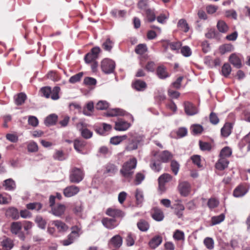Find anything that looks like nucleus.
Masks as SVG:
<instances>
[{
    "label": "nucleus",
    "mask_w": 250,
    "mask_h": 250,
    "mask_svg": "<svg viewBox=\"0 0 250 250\" xmlns=\"http://www.w3.org/2000/svg\"><path fill=\"white\" fill-rule=\"evenodd\" d=\"M136 165V159H130L123 165L122 168L120 170L121 174L125 178L130 177L133 174V170L135 168Z\"/></svg>",
    "instance_id": "obj_1"
},
{
    "label": "nucleus",
    "mask_w": 250,
    "mask_h": 250,
    "mask_svg": "<svg viewBox=\"0 0 250 250\" xmlns=\"http://www.w3.org/2000/svg\"><path fill=\"white\" fill-rule=\"evenodd\" d=\"M232 154V149L229 146H225L220 152V170L228 167L229 161L227 159Z\"/></svg>",
    "instance_id": "obj_2"
},
{
    "label": "nucleus",
    "mask_w": 250,
    "mask_h": 250,
    "mask_svg": "<svg viewBox=\"0 0 250 250\" xmlns=\"http://www.w3.org/2000/svg\"><path fill=\"white\" fill-rule=\"evenodd\" d=\"M250 188V185L247 183H242L238 185L233 192L235 197H241L247 194Z\"/></svg>",
    "instance_id": "obj_3"
},
{
    "label": "nucleus",
    "mask_w": 250,
    "mask_h": 250,
    "mask_svg": "<svg viewBox=\"0 0 250 250\" xmlns=\"http://www.w3.org/2000/svg\"><path fill=\"white\" fill-rule=\"evenodd\" d=\"M83 178L82 171L78 168H73L70 174L69 179L71 183H78L81 182Z\"/></svg>",
    "instance_id": "obj_4"
},
{
    "label": "nucleus",
    "mask_w": 250,
    "mask_h": 250,
    "mask_svg": "<svg viewBox=\"0 0 250 250\" xmlns=\"http://www.w3.org/2000/svg\"><path fill=\"white\" fill-rule=\"evenodd\" d=\"M115 62L108 59H104L101 63V68L105 73H112L115 68Z\"/></svg>",
    "instance_id": "obj_5"
},
{
    "label": "nucleus",
    "mask_w": 250,
    "mask_h": 250,
    "mask_svg": "<svg viewBox=\"0 0 250 250\" xmlns=\"http://www.w3.org/2000/svg\"><path fill=\"white\" fill-rule=\"evenodd\" d=\"M72 231L71 234L69 235L68 238L67 240H64L63 244L64 246H67L71 244L74 240L78 238L80 234L81 229L77 226L72 227Z\"/></svg>",
    "instance_id": "obj_6"
},
{
    "label": "nucleus",
    "mask_w": 250,
    "mask_h": 250,
    "mask_svg": "<svg viewBox=\"0 0 250 250\" xmlns=\"http://www.w3.org/2000/svg\"><path fill=\"white\" fill-rule=\"evenodd\" d=\"M141 138L139 136H132L129 139L128 143L126 145L125 149L126 151H130L137 149L138 145L141 141Z\"/></svg>",
    "instance_id": "obj_7"
},
{
    "label": "nucleus",
    "mask_w": 250,
    "mask_h": 250,
    "mask_svg": "<svg viewBox=\"0 0 250 250\" xmlns=\"http://www.w3.org/2000/svg\"><path fill=\"white\" fill-rule=\"evenodd\" d=\"M172 179V176L168 173H164L161 175L158 179L159 188L162 191L166 189L165 184L169 182Z\"/></svg>",
    "instance_id": "obj_8"
},
{
    "label": "nucleus",
    "mask_w": 250,
    "mask_h": 250,
    "mask_svg": "<svg viewBox=\"0 0 250 250\" xmlns=\"http://www.w3.org/2000/svg\"><path fill=\"white\" fill-rule=\"evenodd\" d=\"M66 208L64 205L57 204L51 208V213L56 216L60 217L64 214Z\"/></svg>",
    "instance_id": "obj_9"
},
{
    "label": "nucleus",
    "mask_w": 250,
    "mask_h": 250,
    "mask_svg": "<svg viewBox=\"0 0 250 250\" xmlns=\"http://www.w3.org/2000/svg\"><path fill=\"white\" fill-rule=\"evenodd\" d=\"M179 190L181 195L187 196L190 193L191 186L187 182H182L179 185Z\"/></svg>",
    "instance_id": "obj_10"
},
{
    "label": "nucleus",
    "mask_w": 250,
    "mask_h": 250,
    "mask_svg": "<svg viewBox=\"0 0 250 250\" xmlns=\"http://www.w3.org/2000/svg\"><path fill=\"white\" fill-rule=\"evenodd\" d=\"M172 208L174 209L175 213L178 218H181L183 216V211L185 209V207L182 204L181 200L179 199L175 200Z\"/></svg>",
    "instance_id": "obj_11"
},
{
    "label": "nucleus",
    "mask_w": 250,
    "mask_h": 250,
    "mask_svg": "<svg viewBox=\"0 0 250 250\" xmlns=\"http://www.w3.org/2000/svg\"><path fill=\"white\" fill-rule=\"evenodd\" d=\"M80 191L79 188L75 186L66 187L63 189V194L66 197H71L77 194Z\"/></svg>",
    "instance_id": "obj_12"
},
{
    "label": "nucleus",
    "mask_w": 250,
    "mask_h": 250,
    "mask_svg": "<svg viewBox=\"0 0 250 250\" xmlns=\"http://www.w3.org/2000/svg\"><path fill=\"white\" fill-rule=\"evenodd\" d=\"M233 128V124L229 122H227L225 124L221 129V134L222 137L227 138L231 133Z\"/></svg>",
    "instance_id": "obj_13"
},
{
    "label": "nucleus",
    "mask_w": 250,
    "mask_h": 250,
    "mask_svg": "<svg viewBox=\"0 0 250 250\" xmlns=\"http://www.w3.org/2000/svg\"><path fill=\"white\" fill-rule=\"evenodd\" d=\"M103 225L107 229H112L117 226L114 219L104 218L102 220Z\"/></svg>",
    "instance_id": "obj_14"
},
{
    "label": "nucleus",
    "mask_w": 250,
    "mask_h": 250,
    "mask_svg": "<svg viewBox=\"0 0 250 250\" xmlns=\"http://www.w3.org/2000/svg\"><path fill=\"white\" fill-rule=\"evenodd\" d=\"M229 61L235 67L239 68L242 66L240 56L236 53L230 55Z\"/></svg>",
    "instance_id": "obj_15"
},
{
    "label": "nucleus",
    "mask_w": 250,
    "mask_h": 250,
    "mask_svg": "<svg viewBox=\"0 0 250 250\" xmlns=\"http://www.w3.org/2000/svg\"><path fill=\"white\" fill-rule=\"evenodd\" d=\"M185 111L188 115H194L197 113V108L191 103L187 102L185 104Z\"/></svg>",
    "instance_id": "obj_16"
},
{
    "label": "nucleus",
    "mask_w": 250,
    "mask_h": 250,
    "mask_svg": "<svg viewBox=\"0 0 250 250\" xmlns=\"http://www.w3.org/2000/svg\"><path fill=\"white\" fill-rule=\"evenodd\" d=\"M130 126L128 122L119 120L115 123V129L119 131H125Z\"/></svg>",
    "instance_id": "obj_17"
},
{
    "label": "nucleus",
    "mask_w": 250,
    "mask_h": 250,
    "mask_svg": "<svg viewBox=\"0 0 250 250\" xmlns=\"http://www.w3.org/2000/svg\"><path fill=\"white\" fill-rule=\"evenodd\" d=\"M86 142L83 140L76 139L74 141V148L79 153L84 154L83 151Z\"/></svg>",
    "instance_id": "obj_18"
},
{
    "label": "nucleus",
    "mask_w": 250,
    "mask_h": 250,
    "mask_svg": "<svg viewBox=\"0 0 250 250\" xmlns=\"http://www.w3.org/2000/svg\"><path fill=\"white\" fill-rule=\"evenodd\" d=\"M5 215L8 217H11L13 219H17L19 217L18 210L13 207L9 208L5 212Z\"/></svg>",
    "instance_id": "obj_19"
},
{
    "label": "nucleus",
    "mask_w": 250,
    "mask_h": 250,
    "mask_svg": "<svg viewBox=\"0 0 250 250\" xmlns=\"http://www.w3.org/2000/svg\"><path fill=\"white\" fill-rule=\"evenodd\" d=\"M22 227V224L20 222H13L11 224L10 231L12 233L17 234L21 231Z\"/></svg>",
    "instance_id": "obj_20"
},
{
    "label": "nucleus",
    "mask_w": 250,
    "mask_h": 250,
    "mask_svg": "<svg viewBox=\"0 0 250 250\" xmlns=\"http://www.w3.org/2000/svg\"><path fill=\"white\" fill-rule=\"evenodd\" d=\"M52 224L56 227L60 232L65 231L68 229V227L64 223L60 220L53 221L52 222Z\"/></svg>",
    "instance_id": "obj_21"
},
{
    "label": "nucleus",
    "mask_w": 250,
    "mask_h": 250,
    "mask_svg": "<svg viewBox=\"0 0 250 250\" xmlns=\"http://www.w3.org/2000/svg\"><path fill=\"white\" fill-rule=\"evenodd\" d=\"M106 214L111 217H122L124 216V213L120 210L109 208L106 211Z\"/></svg>",
    "instance_id": "obj_22"
},
{
    "label": "nucleus",
    "mask_w": 250,
    "mask_h": 250,
    "mask_svg": "<svg viewBox=\"0 0 250 250\" xmlns=\"http://www.w3.org/2000/svg\"><path fill=\"white\" fill-rule=\"evenodd\" d=\"M110 242L114 247L119 248L122 245L123 239L119 235H116L111 238Z\"/></svg>",
    "instance_id": "obj_23"
},
{
    "label": "nucleus",
    "mask_w": 250,
    "mask_h": 250,
    "mask_svg": "<svg viewBox=\"0 0 250 250\" xmlns=\"http://www.w3.org/2000/svg\"><path fill=\"white\" fill-rule=\"evenodd\" d=\"M1 246L4 250H10L14 246L13 241L9 238H5L1 242Z\"/></svg>",
    "instance_id": "obj_24"
},
{
    "label": "nucleus",
    "mask_w": 250,
    "mask_h": 250,
    "mask_svg": "<svg viewBox=\"0 0 250 250\" xmlns=\"http://www.w3.org/2000/svg\"><path fill=\"white\" fill-rule=\"evenodd\" d=\"M133 87L138 91H143L146 87V83L141 80H136L132 83Z\"/></svg>",
    "instance_id": "obj_25"
},
{
    "label": "nucleus",
    "mask_w": 250,
    "mask_h": 250,
    "mask_svg": "<svg viewBox=\"0 0 250 250\" xmlns=\"http://www.w3.org/2000/svg\"><path fill=\"white\" fill-rule=\"evenodd\" d=\"M234 49L233 45L231 43H225L220 46V53L224 54L231 52Z\"/></svg>",
    "instance_id": "obj_26"
},
{
    "label": "nucleus",
    "mask_w": 250,
    "mask_h": 250,
    "mask_svg": "<svg viewBox=\"0 0 250 250\" xmlns=\"http://www.w3.org/2000/svg\"><path fill=\"white\" fill-rule=\"evenodd\" d=\"M162 242V238L160 236H156L149 242V245L152 249H155L159 246Z\"/></svg>",
    "instance_id": "obj_27"
},
{
    "label": "nucleus",
    "mask_w": 250,
    "mask_h": 250,
    "mask_svg": "<svg viewBox=\"0 0 250 250\" xmlns=\"http://www.w3.org/2000/svg\"><path fill=\"white\" fill-rule=\"evenodd\" d=\"M125 114V111L119 108H114L109 110L106 115L107 116H123Z\"/></svg>",
    "instance_id": "obj_28"
},
{
    "label": "nucleus",
    "mask_w": 250,
    "mask_h": 250,
    "mask_svg": "<svg viewBox=\"0 0 250 250\" xmlns=\"http://www.w3.org/2000/svg\"><path fill=\"white\" fill-rule=\"evenodd\" d=\"M58 117L55 114H51L47 117L44 121V124L47 126L54 125L57 120Z\"/></svg>",
    "instance_id": "obj_29"
},
{
    "label": "nucleus",
    "mask_w": 250,
    "mask_h": 250,
    "mask_svg": "<svg viewBox=\"0 0 250 250\" xmlns=\"http://www.w3.org/2000/svg\"><path fill=\"white\" fill-rule=\"evenodd\" d=\"M177 26L181 30L184 31L185 32H187L189 29L188 23L185 19H180L177 23Z\"/></svg>",
    "instance_id": "obj_30"
},
{
    "label": "nucleus",
    "mask_w": 250,
    "mask_h": 250,
    "mask_svg": "<svg viewBox=\"0 0 250 250\" xmlns=\"http://www.w3.org/2000/svg\"><path fill=\"white\" fill-rule=\"evenodd\" d=\"M172 158V155L168 151H163L160 154V158L163 162H167Z\"/></svg>",
    "instance_id": "obj_31"
},
{
    "label": "nucleus",
    "mask_w": 250,
    "mask_h": 250,
    "mask_svg": "<svg viewBox=\"0 0 250 250\" xmlns=\"http://www.w3.org/2000/svg\"><path fill=\"white\" fill-rule=\"evenodd\" d=\"M3 186L6 190H11L15 188V183L12 179H8L4 181Z\"/></svg>",
    "instance_id": "obj_32"
},
{
    "label": "nucleus",
    "mask_w": 250,
    "mask_h": 250,
    "mask_svg": "<svg viewBox=\"0 0 250 250\" xmlns=\"http://www.w3.org/2000/svg\"><path fill=\"white\" fill-rule=\"evenodd\" d=\"M26 98V95L23 93H21L15 97V101L17 105H21L25 101Z\"/></svg>",
    "instance_id": "obj_33"
},
{
    "label": "nucleus",
    "mask_w": 250,
    "mask_h": 250,
    "mask_svg": "<svg viewBox=\"0 0 250 250\" xmlns=\"http://www.w3.org/2000/svg\"><path fill=\"white\" fill-rule=\"evenodd\" d=\"M157 73L160 79H165L168 77V74L166 68L163 66H160L157 68Z\"/></svg>",
    "instance_id": "obj_34"
},
{
    "label": "nucleus",
    "mask_w": 250,
    "mask_h": 250,
    "mask_svg": "<svg viewBox=\"0 0 250 250\" xmlns=\"http://www.w3.org/2000/svg\"><path fill=\"white\" fill-rule=\"evenodd\" d=\"M152 216L153 218L157 221H161L164 218L163 212L159 209H155Z\"/></svg>",
    "instance_id": "obj_35"
},
{
    "label": "nucleus",
    "mask_w": 250,
    "mask_h": 250,
    "mask_svg": "<svg viewBox=\"0 0 250 250\" xmlns=\"http://www.w3.org/2000/svg\"><path fill=\"white\" fill-rule=\"evenodd\" d=\"M126 138L127 136L126 135L115 136L110 139V143L113 145H117Z\"/></svg>",
    "instance_id": "obj_36"
},
{
    "label": "nucleus",
    "mask_w": 250,
    "mask_h": 250,
    "mask_svg": "<svg viewBox=\"0 0 250 250\" xmlns=\"http://www.w3.org/2000/svg\"><path fill=\"white\" fill-rule=\"evenodd\" d=\"M137 226L138 229L142 231H147L149 227L148 223L143 220H141L138 222L137 223Z\"/></svg>",
    "instance_id": "obj_37"
},
{
    "label": "nucleus",
    "mask_w": 250,
    "mask_h": 250,
    "mask_svg": "<svg viewBox=\"0 0 250 250\" xmlns=\"http://www.w3.org/2000/svg\"><path fill=\"white\" fill-rule=\"evenodd\" d=\"M146 14L147 20L149 22H152L156 19V16L154 12V10L148 8L146 10Z\"/></svg>",
    "instance_id": "obj_38"
},
{
    "label": "nucleus",
    "mask_w": 250,
    "mask_h": 250,
    "mask_svg": "<svg viewBox=\"0 0 250 250\" xmlns=\"http://www.w3.org/2000/svg\"><path fill=\"white\" fill-rule=\"evenodd\" d=\"M94 108L93 103L92 102L88 103L83 110V113L86 116L91 115V112L93 111Z\"/></svg>",
    "instance_id": "obj_39"
},
{
    "label": "nucleus",
    "mask_w": 250,
    "mask_h": 250,
    "mask_svg": "<svg viewBox=\"0 0 250 250\" xmlns=\"http://www.w3.org/2000/svg\"><path fill=\"white\" fill-rule=\"evenodd\" d=\"M35 222L38 224L39 228L42 229L45 228L46 222L44 219L41 216H37L35 218Z\"/></svg>",
    "instance_id": "obj_40"
},
{
    "label": "nucleus",
    "mask_w": 250,
    "mask_h": 250,
    "mask_svg": "<svg viewBox=\"0 0 250 250\" xmlns=\"http://www.w3.org/2000/svg\"><path fill=\"white\" fill-rule=\"evenodd\" d=\"M60 91V88L59 86H55L53 88L50 93V96L52 100H56L59 99V93Z\"/></svg>",
    "instance_id": "obj_41"
},
{
    "label": "nucleus",
    "mask_w": 250,
    "mask_h": 250,
    "mask_svg": "<svg viewBox=\"0 0 250 250\" xmlns=\"http://www.w3.org/2000/svg\"><path fill=\"white\" fill-rule=\"evenodd\" d=\"M109 104L105 101H100L96 105V108L98 110H104L108 108Z\"/></svg>",
    "instance_id": "obj_42"
},
{
    "label": "nucleus",
    "mask_w": 250,
    "mask_h": 250,
    "mask_svg": "<svg viewBox=\"0 0 250 250\" xmlns=\"http://www.w3.org/2000/svg\"><path fill=\"white\" fill-rule=\"evenodd\" d=\"M111 14L115 18L124 17L126 14V11L114 9L111 11Z\"/></svg>",
    "instance_id": "obj_43"
},
{
    "label": "nucleus",
    "mask_w": 250,
    "mask_h": 250,
    "mask_svg": "<svg viewBox=\"0 0 250 250\" xmlns=\"http://www.w3.org/2000/svg\"><path fill=\"white\" fill-rule=\"evenodd\" d=\"M113 45V42L109 39H107L102 45L104 49L108 51H110L111 50Z\"/></svg>",
    "instance_id": "obj_44"
},
{
    "label": "nucleus",
    "mask_w": 250,
    "mask_h": 250,
    "mask_svg": "<svg viewBox=\"0 0 250 250\" xmlns=\"http://www.w3.org/2000/svg\"><path fill=\"white\" fill-rule=\"evenodd\" d=\"M28 209L39 210L42 208V205L40 203H32L26 205Z\"/></svg>",
    "instance_id": "obj_45"
},
{
    "label": "nucleus",
    "mask_w": 250,
    "mask_h": 250,
    "mask_svg": "<svg viewBox=\"0 0 250 250\" xmlns=\"http://www.w3.org/2000/svg\"><path fill=\"white\" fill-rule=\"evenodd\" d=\"M231 71V68L230 65L228 63H225L222 67V74L225 76L227 77L229 75L230 72Z\"/></svg>",
    "instance_id": "obj_46"
},
{
    "label": "nucleus",
    "mask_w": 250,
    "mask_h": 250,
    "mask_svg": "<svg viewBox=\"0 0 250 250\" xmlns=\"http://www.w3.org/2000/svg\"><path fill=\"white\" fill-rule=\"evenodd\" d=\"M147 50V47L145 44H140L137 45L135 49V52L139 54H143Z\"/></svg>",
    "instance_id": "obj_47"
},
{
    "label": "nucleus",
    "mask_w": 250,
    "mask_h": 250,
    "mask_svg": "<svg viewBox=\"0 0 250 250\" xmlns=\"http://www.w3.org/2000/svg\"><path fill=\"white\" fill-rule=\"evenodd\" d=\"M83 75V73L80 72V73L71 77L69 80V82L72 83H74L77 82H79L82 78Z\"/></svg>",
    "instance_id": "obj_48"
},
{
    "label": "nucleus",
    "mask_w": 250,
    "mask_h": 250,
    "mask_svg": "<svg viewBox=\"0 0 250 250\" xmlns=\"http://www.w3.org/2000/svg\"><path fill=\"white\" fill-rule=\"evenodd\" d=\"M180 165L175 161H172L171 162V169L175 175H177L179 170Z\"/></svg>",
    "instance_id": "obj_49"
},
{
    "label": "nucleus",
    "mask_w": 250,
    "mask_h": 250,
    "mask_svg": "<svg viewBox=\"0 0 250 250\" xmlns=\"http://www.w3.org/2000/svg\"><path fill=\"white\" fill-rule=\"evenodd\" d=\"M111 128V126L105 123L103 124V129L99 128L96 130L98 133L100 135H104V132L108 131Z\"/></svg>",
    "instance_id": "obj_50"
},
{
    "label": "nucleus",
    "mask_w": 250,
    "mask_h": 250,
    "mask_svg": "<svg viewBox=\"0 0 250 250\" xmlns=\"http://www.w3.org/2000/svg\"><path fill=\"white\" fill-rule=\"evenodd\" d=\"M184 233L180 230H176L173 234V238L176 240H182L184 239Z\"/></svg>",
    "instance_id": "obj_51"
},
{
    "label": "nucleus",
    "mask_w": 250,
    "mask_h": 250,
    "mask_svg": "<svg viewBox=\"0 0 250 250\" xmlns=\"http://www.w3.org/2000/svg\"><path fill=\"white\" fill-rule=\"evenodd\" d=\"M192 162L198 167H201L202 166L201 164V156L198 155H195L191 157Z\"/></svg>",
    "instance_id": "obj_52"
},
{
    "label": "nucleus",
    "mask_w": 250,
    "mask_h": 250,
    "mask_svg": "<svg viewBox=\"0 0 250 250\" xmlns=\"http://www.w3.org/2000/svg\"><path fill=\"white\" fill-rule=\"evenodd\" d=\"M135 197L138 204H140L142 203L144 199V196L143 192L137 189L135 193Z\"/></svg>",
    "instance_id": "obj_53"
},
{
    "label": "nucleus",
    "mask_w": 250,
    "mask_h": 250,
    "mask_svg": "<svg viewBox=\"0 0 250 250\" xmlns=\"http://www.w3.org/2000/svg\"><path fill=\"white\" fill-rule=\"evenodd\" d=\"M82 136L85 139H89L92 136V132L87 128H83L81 130Z\"/></svg>",
    "instance_id": "obj_54"
},
{
    "label": "nucleus",
    "mask_w": 250,
    "mask_h": 250,
    "mask_svg": "<svg viewBox=\"0 0 250 250\" xmlns=\"http://www.w3.org/2000/svg\"><path fill=\"white\" fill-rule=\"evenodd\" d=\"M47 77L54 82L58 81L60 79V77L55 72L53 71L49 72L47 75Z\"/></svg>",
    "instance_id": "obj_55"
},
{
    "label": "nucleus",
    "mask_w": 250,
    "mask_h": 250,
    "mask_svg": "<svg viewBox=\"0 0 250 250\" xmlns=\"http://www.w3.org/2000/svg\"><path fill=\"white\" fill-rule=\"evenodd\" d=\"M27 149L28 151L31 152H34L37 151L38 149V146L35 142H31L28 145Z\"/></svg>",
    "instance_id": "obj_56"
},
{
    "label": "nucleus",
    "mask_w": 250,
    "mask_h": 250,
    "mask_svg": "<svg viewBox=\"0 0 250 250\" xmlns=\"http://www.w3.org/2000/svg\"><path fill=\"white\" fill-rule=\"evenodd\" d=\"M28 122L29 125L34 127L37 126L39 124L38 119L33 116H30L28 117Z\"/></svg>",
    "instance_id": "obj_57"
},
{
    "label": "nucleus",
    "mask_w": 250,
    "mask_h": 250,
    "mask_svg": "<svg viewBox=\"0 0 250 250\" xmlns=\"http://www.w3.org/2000/svg\"><path fill=\"white\" fill-rule=\"evenodd\" d=\"M200 148L202 150H209L211 148L210 144L207 142H203L201 141H199Z\"/></svg>",
    "instance_id": "obj_58"
},
{
    "label": "nucleus",
    "mask_w": 250,
    "mask_h": 250,
    "mask_svg": "<svg viewBox=\"0 0 250 250\" xmlns=\"http://www.w3.org/2000/svg\"><path fill=\"white\" fill-rule=\"evenodd\" d=\"M204 244L208 249H212L213 248L214 242L212 238L207 237L204 241Z\"/></svg>",
    "instance_id": "obj_59"
},
{
    "label": "nucleus",
    "mask_w": 250,
    "mask_h": 250,
    "mask_svg": "<svg viewBox=\"0 0 250 250\" xmlns=\"http://www.w3.org/2000/svg\"><path fill=\"white\" fill-rule=\"evenodd\" d=\"M181 53L185 57H189L191 54L190 48L188 46H185L181 48Z\"/></svg>",
    "instance_id": "obj_60"
},
{
    "label": "nucleus",
    "mask_w": 250,
    "mask_h": 250,
    "mask_svg": "<svg viewBox=\"0 0 250 250\" xmlns=\"http://www.w3.org/2000/svg\"><path fill=\"white\" fill-rule=\"evenodd\" d=\"M96 59H97V58L92 54L91 52L87 53L84 58V60L86 63H90L93 61H94Z\"/></svg>",
    "instance_id": "obj_61"
},
{
    "label": "nucleus",
    "mask_w": 250,
    "mask_h": 250,
    "mask_svg": "<svg viewBox=\"0 0 250 250\" xmlns=\"http://www.w3.org/2000/svg\"><path fill=\"white\" fill-rule=\"evenodd\" d=\"M148 0H140L137 4L138 7L141 10H145L147 6Z\"/></svg>",
    "instance_id": "obj_62"
},
{
    "label": "nucleus",
    "mask_w": 250,
    "mask_h": 250,
    "mask_svg": "<svg viewBox=\"0 0 250 250\" xmlns=\"http://www.w3.org/2000/svg\"><path fill=\"white\" fill-rule=\"evenodd\" d=\"M229 29V26L224 21H220V32L226 33Z\"/></svg>",
    "instance_id": "obj_63"
},
{
    "label": "nucleus",
    "mask_w": 250,
    "mask_h": 250,
    "mask_svg": "<svg viewBox=\"0 0 250 250\" xmlns=\"http://www.w3.org/2000/svg\"><path fill=\"white\" fill-rule=\"evenodd\" d=\"M41 92L44 96L47 98H48L50 96L51 89L50 87H44L41 89Z\"/></svg>",
    "instance_id": "obj_64"
}]
</instances>
